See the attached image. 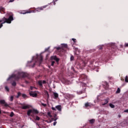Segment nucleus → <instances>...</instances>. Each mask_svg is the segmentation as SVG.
Here are the masks:
<instances>
[{
	"label": "nucleus",
	"instance_id": "4c0bfd02",
	"mask_svg": "<svg viewBox=\"0 0 128 128\" xmlns=\"http://www.w3.org/2000/svg\"><path fill=\"white\" fill-rule=\"evenodd\" d=\"M14 2V0H10L8 2Z\"/></svg>",
	"mask_w": 128,
	"mask_h": 128
},
{
	"label": "nucleus",
	"instance_id": "b1692460",
	"mask_svg": "<svg viewBox=\"0 0 128 128\" xmlns=\"http://www.w3.org/2000/svg\"><path fill=\"white\" fill-rule=\"evenodd\" d=\"M125 82H128V76H126V78H125Z\"/></svg>",
	"mask_w": 128,
	"mask_h": 128
},
{
	"label": "nucleus",
	"instance_id": "5701e85b",
	"mask_svg": "<svg viewBox=\"0 0 128 128\" xmlns=\"http://www.w3.org/2000/svg\"><path fill=\"white\" fill-rule=\"evenodd\" d=\"M20 94H21L20 92H18V96H16V98H20Z\"/></svg>",
	"mask_w": 128,
	"mask_h": 128
},
{
	"label": "nucleus",
	"instance_id": "a878e982",
	"mask_svg": "<svg viewBox=\"0 0 128 128\" xmlns=\"http://www.w3.org/2000/svg\"><path fill=\"white\" fill-rule=\"evenodd\" d=\"M12 86H16V82H13L12 83Z\"/></svg>",
	"mask_w": 128,
	"mask_h": 128
},
{
	"label": "nucleus",
	"instance_id": "9d476101",
	"mask_svg": "<svg viewBox=\"0 0 128 128\" xmlns=\"http://www.w3.org/2000/svg\"><path fill=\"white\" fill-rule=\"evenodd\" d=\"M46 80H40L38 82V84L39 86H42V84H46Z\"/></svg>",
	"mask_w": 128,
	"mask_h": 128
},
{
	"label": "nucleus",
	"instance_id": "6e6552de",
	"mask_svg": "<svg viewBox=\"0 0 128 128\" xmlns=\"http://www.w3.org/2000/svg\"><path fill=\"white\" fill-rule=\"evenodd\" d=\"M30 108V105L26 104V105H22L21 108H22V110H28V108Z\"/></svg>",
	"mask_w": 128,
	"mask_h": 128
},
{
	"label": "nucleus",
	"instance_id": "7ed1b4c3",
	"mask_svg": "<svg viewBox=\"0 0 128 128\" xmlns=\"http://www.w3.org/2000/svg\"><path fill=\"white\" fill-rule=\"evenodd\" d=\"M30 114H38V111L36 109L29 110L27 112V114L30 116Z\"/></svg>",
	"mask_w": 128,
	"mask_h": 128
},
{
	"label": "nucleus",
	"instance_id": "58836bf2",
	"mask_svg": "<svg viewBox=\"0 0 128 128\" xmlns=\"http://www.w3.org/2000/svg\"><path fill=\"white\" fill-rule=\"evenodd\" d=\"M84 76H86V75L82 74V75L81 76V78H84Z\"/></svg>",
	"mask_w": 128,
	"mask_h": 128
},
{
	"label": "nucleus",
	"instance_id": "49530a36",
	"mask_svg": "<svg viewBox=\"0 0 128 128\" xmlns=\"http://www.w3.org/2000/svg\"><path fill=\"white\" fill-rule=\"evenodd\" d=\"M118 117L119 118H122V116H120V115L119 114V115L118 116Z\"/></svg>",
	"mask_w": 128,
	"mask_h": 128
},
{
	"label": "nucleus",
	"instance_id": "6e6d98bb",
	"mask_svg": "<svg viewBox=\"0 0 128 128\" xmlns=\"http://www.w3.org/2000/svg\"><path fill=\"white\" fill-rule=\"evenodd\" d=\"M26 82V84H28V82Z\"/></svg>",
	"mask_w": 128,
	"mask_h": 128
},
{
	"label": "nucleus",
	"instance_id": "f704fd0d",
	"mask_svg": "<svg viewBox=\"0 0 128 128\" xmlns=\"http://www.w3.org/2000/svg\"><path fill=\"white\" fill-rule=\"evenodd\" d=\"M70 60H74V56H71L70 57Z\"/></svg>",
	"mask_w": 128,
	"mask_h": 128
},
{
	"label": "nucleus",
	"instance_id": "e433bc0d",
	"mask_svg": "<svg viewBox=\"0 0 128 128\" xmlns=\"http://www.w3.org/2000/svg\"><path fill=\"white\" fill-rule=\"evenodd\" d=\"M54 61H52V64H51V66H54Z\"/></svg>",
	"mask_w": 128,
	"mask_h": 128
},
{
	"label": "nucleus",
	"instance_id": "ea45409f",
	"mask_svg": "<svg viewBox=\"0 0 128 128\" xmlns=\"http://www.w3.org/2000/svg\"><path fill=\"white\" fill-rule=\"evenodd\" d=\"M72 40H73L74 42H76V40L73 38H72Z\"/></svg>",
	"mask_w": 128,
	"mask_h": 128
},
{
	"label": "nucleus",
	"instance_id": "0eeeda50",
	"mask_svg": "<svg viewBox=\"0 0 128 128\" xmlns=\"http://www.w3.org/2000/svg\"><path fill=\"white\" fill-rule=\"evenodd\" d=\"M30 94L31 96H32L33 98H36L38 96V94L36 93V92H30Z\"/></svg>",
	"mask_w": 128,
	"mask_h": 128
},
{
	"label": "nucleus",
	"instance_id": "13d9d810",
	"mask_svg": "<svg viewBox=\"0 0 128 128\" xmlns=\"http://www.w3.org/2000/svg\"><path fill=\"white\" fill-rule=\"evenodd\" d=\"M54 120H56V119H55Z\"/></svg>",
	"mask_w": 128,
	"mask_h": 128
},
{
	"label": "nucleus",
	"instance_id": "c9c22d12",
	"mask_svg": "<svg viewBox=\"0 0 128 128\" xmlns=\"http://www.w3.org/2000/svg\"><path fill=\"white\" fill-rule=\"evenodd\" d=\"M22 96L24 98L26 97V95L25 94H22Z\"/></svg>",
	"mask_w": 128,
	"mask_h": 128
},
{
	"label": "nucleus",
	"instance_id": "5fc2aeb1",
	"mask_svg": "<svg viewBox=\"0 0 128 128\" xmlns=\"http://www.w3.org/2000/svg\"><path fill=\"white\" fill-rule=\"evenodd\" d=\"M45 50L46 52V50H48V49H46Z\"/></svg>",
	"mask_w": 128,
	"mask_h": 128
},
{
	"label": "nucleus",
	"instance_id": "c756f323",
	"mask_svg": "<svg viewBox=\"0 0 128 128\" xmlns=\"http://www.w3.org/2000/svg\"><path fill=\"white\" fill-rule=\"evenodd\" d=\"M14 112H12L10 113V116H11V118H12V116H14Z\"/></svg>",
	"mask_w": 128,
	"mask_h": 128
},
{
	"label": "nucleus",
	"instance_id": "4d7b16f0",
	"mask_svg": "<svg viewBox=\"0 0 128 128\" xmlns=\"http://www.w3.org/2000/svg\"><path fill=\"white\" fill-rule=\"evenodd\" d=\"M33 60H34V57H33Z\"/></svg>",
	"mask_w": 128,
	"mask_h": 128
},
{
	"label": "nucleus",
	"instance_id": "39448f33",
	"mask_svg": "<svg viewBox=\"0 0 128 128\" xmlns=\"http://www.w3.org/2000/svg\"><path fill=\"white\" fill-rule=\"evenodd\" d=\"M42 55H40L39 56H37L36 62H38L40 64H42Z\"/></svg>",
	"mask_w": 128,
	"mask_h": 128
},
{
	"label": "nucleus",
	"instance_id": "6ab92c4d",
	"mask_svg": "<svg viewBox=\"0 0 128 128\" xmlns=\"http://www.w3.org/2000/svg\"><path fill=\"white\" fill-rule=\"evenodd\" d=\"M89 122H90V124H94V122H95V120H94V119H92V120H90Z\"/></svg>",
	"mask_w": 128,
	"mask_h": 128
},
{
	"label": "nucleus",
	"instance_id": "393cba45",
	"mask_svg": "<svg viewBox=\"0 0 128 128\" xmlns=\"http://www.w3.org/2000/svg\"><path fill=\"white\" fill-rule=\"evenodd\" d=\"M12 100H14V96H11L10 97V101L12 102Z\"/></svg>",
	"mask_w": 128,
	"mask_h": 128
},
{
	"label": "nucleus",
	"instance_id": "9b49d317",
	"mask_svg": "<svg viewBox=\"0 0 128 128\" xmlns=\"http://www.w3.org/2000/svg\"><path fill=\"white\" fill-rule=\"evenodd\" d=\"M92 104L90 102H87L85 104V106L86 108H90V106H92Z\"/></svg>",
	"mask_w": 128,
	"mask_h": 128
},
{
	"label": "nucleus",
	"instance_id": "4be33fe9",
	"mask_svg": "<svg viewBox=\"0 0 128 128\" xmlns=\"http://www.w3.org/2000/svg\"><path fill=\"white\" fill-rule=\"evenodd\" d=\"M5 90H6V92H10V88H8V86H5Z\"/></svg>",
	"mask_w": 128,
	"mask_h": 128
},
{
	"label": "nucleus",
	"instance_id": "412c9836",
	"mask_svg": "<svg viewBox=\"0 0 128 128\" xmlns=\"http://www.w3.org/2000/svg\"><path fill=\"white\" fill-rule=\"evenodd\" d=\"M120 88H118L116 94H120Z\"/></svg>",
	"mask_w": 128,
	"mask_h": 128
},
{
	"label": "nucleus",
	"instance_id": "aec40b11",
	"mask_svg": "<svg viewBox=\"0 0 128 128\" xmlns=\"http://www.w3.org/2000/svg\"><path fill=\"white\" fill-rule=\"evenodd\" d=\"M109 106L112 108H114V104H110Z\"/></svg>",
	"mask_w": 128,
	"mask_h": 128
},
{
	"label": "nucleus",
	"instance_id": "f03ea898",
	"mask_svg": "<svg viewBox=\"0 0 128 128\" xmlns=\"http://www.w3.org/2000/svg\"><path fill=\"white\" fill-rule=\"evenodd\" d=\"M12 20H14V18L12 15H10L8 18H6V17L3 18L2 20H0V22H2L0 24V28H2V24H6V22L7 24H11Z\"/></svg>",
	"mask_w": 128,
	"mask_h": 128
},
{
	"label": "nucleus",
	"instance_id": "20e7f679",
	"mask_svg": "<svg viewBox=\"0 0 128 128\" xmlns=\"http://www.w3.org/2000/svg\"><path fill=\"white\" fill-rule=\"evenodd\" d=\"M52 110H58L59 112H62V106L60 105H58L56 106V108L52 107Z\"/></svg>",
	"mask_w": 128,
	"mask_h": 128
},
{
	"label": "nucleus",
	"instance_id": "4468645a",
	"mask_svg": "<svg viewBox=\"0 0 128 128\" xmlns=\"http://www.w3.org/2000/svg\"><path fill=\"white\" fill-rule=\"evenodd\" d=\"M108 102V99L105 100V102L104 103H102V106H104Z\"/></svg>",
	"mask_w": 128,
	"mask_h": 128
},
{
	"label": "nucleus",
	"instance_id": "c85d7f7f",
	"mask_svg": "<svg viewBox=\"0 0 128 128\" xmlns=\"http://www.w3.org/2000/svg\"><path fill=\"white\" fill-rule=\"evenodd\" d=\"M36 120H40V117H38V116H36Z\"/></svg>",
	"mask_w": 128,
	"mask_h": 128
},
{
	"label": "nucleus",
	"instance_id": "423d86ee",
	"mask_svg": "<svg viewBox=\"0 0 128 128\" xmlns=\"http://www.w3.org/2000/svg\"><path fill=\"white\" fill-rule=\"evenodd\" d=\"M0 104H4V106H8V104H6V100H0Z\"/></svg>",
	"mask_w": 128,
	"mask_h": 128
},
{
	"label": "nucleus",
	"instance_id": "a18cd8bd",
	"mask_svg": "<svg viewBox=\"0 0 128 128\" xmlns=\"http://www.w3.org/2000/svg\"><path fill=\"white\" fill-rule=\"evenodd\" d=\"M46 94H47V96H48H48H50V95L48 94V92H46Z\"/></svg>",
	"mask_w": 128,
	"mask_h": 128
},
{
	"label": "nucleus",
	"instance_id": "864d4df0",
	"mask_svg": "<svg viewBox=\"0 0 128 128\" xmlns=\"http://www.w3.org/2000/svg\"><path fill=\"white\" fill-rule=\"evenodd\" d=\"M48 50H50V47H48Z\"/></svg>",
	"mask_w": 128,
	"mask_h": 128
},
{
	"label": "nucleus",
	"instance_id": "1a4fd4ad",
	"mask_svg": "<svg viewBox=\"0 0 128 128\" xmlns=\"http://www.w3.org/2000/svg\"><path fill=\"white\" fill-rule=\"evenodd\" d=\"M51 60H56V62H60V58H58L56 56H51Z\"/></svg>",
	"mask_w": 128,
	"mask_h": 128
},
{
	"label": "nucleus",
	"instance_id": "cd10ccee",
	"mask_svg": "<svg viewBox=\"0 0 128 128\" xmlns=\"http://www.w3.org/2000/svg\"><path fill=\"white\" fill-rule=\"evenodd\" d=\"M78 52H80V50H78V49H76V54H78L77 53Z\"/></svg>",
	"mask_w": 128,
	"mask_h": 128
},
{
	"label": "nucleus",
	"instance_id": "2f4dec72",
	"mask_svg": "<svg viewBox=\"0 0 128 128\" xmlns=\"http://www.w3.org/2000/svg\"><path fill=\"white\" fill-rule=\"evenodd\" d=\"M99 50H102V46H98Z\"/></svg>",
	"mask_w": 128,
	"mask_h": 128
},
{
	"label": "nucleus",
	"instance_id": "37998d69",
	"mask_svg": "<svg viewBox=\"0 0 128 128\" xmlns=\"http://www.w3.org/2000/svg\"><path fill=\"white\" fill-rule=\"evenodd\" d=\"M125 46H128V43L125 44Z\"/></svg>",
	"mask_w": 128,
	"mask_h": 128
},
{
	"label": "nucleus",
	"instance_id": "ddd939ff",
	"mask_svg": "<svg viewBox=\"0 0 128 128\" xmlns=\"http://www.w3.org/2000/svg\"><path fill=\"white\" fill-rule=\"evenodd\" d=\"M54 96L55 99H56V98H58V94L56 92H54Z\"/></svg>",
	"mask_w": 128,
	"mask_h": 128
},
{
	"label": "nucleus",
	"instance_id": "8fccbe9b",
	"mask_svg": "<svg viewBox=\"0 0 128 128\" xmlns=\"http://www.w3.org/2000/svg\"><path fill=\"white\" fill-rule=\"evenodd\" d=\"M7 14L10 15V12H7Z\"/></svg>",
	"mask_w": 128,
	"mask_h": 128
},
{
	"label": "nucleus",
	"instance_id": "bb28decb",
	"mask_svg": "<svg viewBox=\"0 0 128 128\" xmlns=\"http://www.w3.org/2000/svg\"><path fill=\"white\" fill-rule=\"evenodd\" d=\"M48 116H50V118H52V115L50 114V112H48Z\"/></svg>",
	"mask_w": 128,
	"mask_h": 128
},
{
	"label": "nucleus",
	"instance_id": "603ef678",
	"mask_svg": "<svg viewBox=\"0 0 128 128\" xmlns=\"http://www.w3.org/2000/svg\"><path fill=\"white\" fill-rule=\"evenodd\" d=\"M31 116H34V115H32V114H31Z\"/></svg>",
	"mask_w": 128,
	"mask_h": 128
},
{
	"label": "nucleus",
	"instance_id": "f3484780",
	"mask_svg": "<svg viewBox=\"0 0 128 128\" xmlns=\"http://www.w3.org/2000/svg\"><path fill=\"white\" fill-rule=\"evenodd\" d=\"M80 86H86V84L82 82H80Z\"/></svg>",
	"mask_w": 128,
	"mask_h": 128
},
{
	"label": "nucleus",
	"instance_id": "de8ad7c7",
	"mask_svg": "<svg viewBox=\"0 0 128 128\" xmlns=\"http://www.w3.org/2000/svg\"><path fill=\"white\" fill-rule=\"evenodd\" d=\"M30 12H26V13H24V14H30Z\"/></svg>",
	"mask_w": 128,
	"mask_h": 128
},
{
	"label": "nucleus",
	"instance_id": "7c9ffc66",
	"mask_svg": "<svg viewBox=\"0 0 128 128\" xmlns=\"http://www.w3.org/2000/svg\"><path fill=\"white\" fill-rule=\"evenodd\" d=\"M62 46H64V48H66L68 46V45H66V44H62Z\"/></svg>",
	"mask_w": 128,
	"mask_h": 128
},
{
	"label": "nucleus",
	"instance_id": "473e14b6",
	"mask_svg": "<svg viewBox=\"0 0 128 128\" xmlns=\"http://www.w3.org/2000/svg\"><path fill=\"white\" fill-rule=\"evenodd\" d=\"M42 105L43 106H44V107L46 106V104L42 103Z\"/></svg>",
	"mask_w": 128,
	"mask_h": 128
},
{
	"label": "nucleus",
	"instance_id": "c03bdc74",
	"mask_svg": "<svg viewBox=\"0 0 128 128\" xmlns=\"http://www.w3.org/2000/svg\"><path fill=\"white\" fill-rule=\"evenodd\" d=\"M58 0H54V4H56V3H54L55 2H57Z\"/></svg>",
	"mask_w": 128,
	"mask_h": 128
},
{
	"label": "nucleus",
	"instance_id": "79ce46f5",
	"mask_svg": "<svg viewBox=\"0 0 128 128\" xmlns=\"http://www.w3.org/2000/svg\"><path fill=\"white\" fill-rule=\"evenodd\" d=\"M53 124L54 126H56V122H54Z\"/></svg>",
	"mask_w": 128,
	"mask_h": 128
},
{
	"label": "nucleus",
	"instance_id": "09e8293b",
	"mask_svg": "<svg viewBox=\"0 0 128 128\" xmlns=\"http://www.w3.org/2000/svg\"><path fill=\"white\" fill-rule=\"evenodd\" d=\"M32 88H34V87L31 86V87H30V90H32Z\"/></svg>",
	"mask_w": 128,
	"mask_h": 128
},
{
	"label": "nucleus",
	"instance_id": "2eb2a0df",
	"mask_svg": "<svg viewBox=\"0 0 128 128\" xmlns=\"http://www.w3.org/2000/svg\"><path fill=\"white\" fill-rule=\"evenodd\" d=\"M46 6H44L43 7H41L40 8H39L38 10H36V12H40V10H42V8H45Z\"/></svg>",
	"mask_w": 128,
	"mask_h": 128
},
{
	"label": "nucleus",
	"instance_id": "72a5a7b5",
	"mask_svg": "<svg viewBox=\"0 0 128 128\" xmlns=\"http://www.w3.org/2000/svg\"><path fill=\"white\" fill-rule=\"evenodd\" d=\"M54 48H56L58 50H60V47H55Z\"/></svg>",
	"mask_w": 128,
	"mask_h": 128
},
{
	"label": "nucleus",
	"instance_id": "3c124183",
	"mask_svg": "<svg viewBox=\"0 0 128 128\" xmlns=\"http://www.w3.org/2000/svg\"><path fill=\"white\" fill-rule=\"evenodd\" d=\"M2 114V111H0V114Z\"/></svg>",
	"mask_w": 128,
	"mask_h": 128
},
{
	"label": "nucleus",
	"instance_id": "a211bd4d",
	"mask_svg": "<svg viewBox=\"0 0 128 128\" xmlns=\"http://www.w3.org/2000/svg\"><path fill=\"white\" fill-rule=\"evenodd\" d=\"M4 10H5L4 8L2 7H0V12H4Z\"/></svg>",
	"mask_w": 128,
	"mask_h": 128
},
{
	"label": "nucleus",
	"instance_id": "a19ab883",
	"mask_svg": "<svg viewBox=\"0 0 128 128\" xmlns=\"http://www.w3.org/2000/svg\"><path fill=\"white\" fill-rule=\"evenodd\" d=\"M124 112H128V109L124 110Z\"/></svg>",
	"mask_w": 128,
	"mask_h": 128
},
{
	"label": "nucleus",
	"instance_id": "f257e3e1",
	"mask_svg": "<svg viewBox=\"0 0 128 128\" xmlns=\"http://www.w3.org/2000/svg\"><path fill=\"white\" fill-rule=\"evenodd\" d=\"M28 76V74L26 72H18L16 71L14 74H12L11 76H9V78L7 79V80H12V78H14L16 80H18L22 78H26Z\"/></svg>",
	"mask_w": 128,
	"mask_h": 128
},
{
	"label": "nucleus",
	"instance_id": "f8f14e48",
	"mask_svg": "<svg viewBox=\"0 0 128 128\" xmlns=\"http://www.w3.org/2000/svg\"><path fill=\"white\" fill-rule=\"evenodd\" d=\"M102 84L104 86H106V88H108V84L106 82H104Z\"/></svg>",
	"mask_w": 128,
	"mask_h": 128
},
{
	"label": "nucleus",
	"instance_id": "dca6fc26",
	"mask_svg": "<svg viewBox=\"0 0 128 128\" xmlns=\"http://www.w3.org/2000/svg\"><path fill=\"white\" fill-rule=\"evenodd\" d=\"M66 98L67 100H68V98H70V94H66Z\"/></svg>",
	"mask_w": 128,
	"mask_h": 128
}]
</instances>
